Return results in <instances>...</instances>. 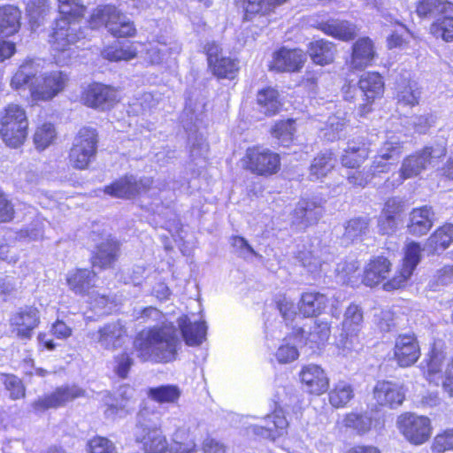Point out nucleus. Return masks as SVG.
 <instances>
[{"label":"nucleus","mask_w":453,"mask_h":453,"mask_svg":"<svg viewBox=\"0 0 453 453\" xmlns=\"http://www.w3.org/2000/svg\"><path fill=\"white\" fill-rule=\"evenodd\" d=\"M57 6L58 16L53 21L49 43L57 54L71 52L84 38L81 28L73 25L85 18L88 8L82 0H57ZM67 57L70 58V53Z\"/></svg>","instance_id":"nucleus-1"},{"label":"nucleus","mask_w":453,"mask_h":453,"mask_svg":"<svg viewBox=\"0 0 453 453\" xmlns=\"http://www.w3.org/2000/svg\"><path fill=\"white\" fill-rule=\"evenodd\" d=\"M180 345L178 331L172 323L142 331L134 341L137 357L156 363L175 360Z\"/></svg>","instance_id":"nucleus-2"},{"label":"nucleus","mask_w":453,"mask_h":453,"mask_svg":"<svg viewBox=\"0 0 453 453\" xmlns=\"http://www.w3.org/2000/svg\"><path fill=\"white\" fill-rule=\"evenodd\" d=\"M69 75L60 70L46 72L37 77L31 63L19 66L11 79L13 89L29 88L34 102L50 101L63 92L69 82Z\"/></svg>","instance_id":"nucleus-3"},{"label":"nucleus","mask_w":453,"mask_h":453,"mask_svg":"<svg viewBox=\"0 0 453 453\" xmlns=\"http://www.w3.org/2000/svg\"><path fill=\"white\" fill-rule=\"evenodd\" d=\"M87 22L93 30L105 27L115 39H130L138 35L134 21L114 4L98 5L92 11Z\"/></svg>","instance_id":"nucleus-4"},{"label":"nucleus","mask_w":453,"mask_h":453,"mask_svg":"<svg viewBox=\"0 0 453 453\" xmlns=\"http://www.w3.org/2000/svg\"><path fill=\"white\" fill-rule=\"evenodd\" d=\"M98 134L90 127L79 129L69 152V162L73 168L84 170L95 158L97 151Z\"/></svg>","instance_id":"nucleus-5"},{"label":"nucleus","mask_w":453,"mask_h":453,"mask_svg":"<svg viewBox=\"0 0 453 453\" xmlns=\"http://www.w3.org/2000/svg\"><path fill=\"white\" fill-rule=\"evenodd\" d=\"M207 66L211 73L218 80H235L240 73V59L236 57L223 55L222 47L216 42H209L203 46Z\"/></svg>","instance_id":"nucleus-6"},{"label":"nucleus","mask_w":453,"mask_h":453,"mask_svg":"<svg viewBox=\"0 0 453 453\" xmlns=\"http://www.w3.org/2000/svg\"><path fill=\"white\" fill-rule=\"evenodd\" d=\"M81 103L91 109L110 110L121 101L119 88L99 81L88 83L81 92Z\"/></svg>","instance_id":"nucleus-7"},{"label":"nucleus","mask_w":453,"mask_h":453,"mask_svg":"<svg viewBox=\"0 0 453 453\" xmlns=\"http://www.w3.org/2000/svg\"><path fill=\"white\" fill-rule=\"evenodd\" d=\"M446 140L442 138L437 142L435 147H425L423 150L406 157L402 163L400 175L403 180L418 176L426 170L437 158L446 155Z\"/></svg>","instance_id":"nucleus-8"},{"label":"nucleus","mask_w":453,"mask_h":453,"mask_svg":"<svg viewBox=\"0 0 453 453\" xmlns=\"http://www.w3.org/2000/svg\"><path fill=\"white\" fill-rule=\"evenodd\" d=\"M396 425L406 441L416 446L426 442L432 434L431 421L426 416L406 412L397 418Z\"/></svg>","instance_id":"nucleus-9"},{"label":"nucleus","mask_w":453,"mask_h":453,"mask_svg":"<svg viewBox=\"0 0 453 453\" xmlns=\"http://www.w3.org/2000/svg\"><path fill=\"white\" fill-rule=\"evenodd\" d=\"M306 61L307 55L302 49L280 46L273 52L267 67L276 73H295L303 70Z\"/></svg>","instance_id":"nucleus-10"},{"label":"nucleus","mask_w":453,"mask_h":453,"mask_svg":"<svg viewBox=\"0 0 453 453\" xmlns=\"http://www.w3.org/2000/svg\"><path fill=\"white\" fill-rule=\"evenodd\" d=\"M357 85L363 96L364 103L361 111L363 112L372 111L374 103L384 96V77L377 71L365 72L359 76Z\"/></svg>","instance_id":"nucleus-11"},{"label":"nucleus","mask_w":453,"mask_h":453,"mask_svg":"<svg viewBox=\"0 0 453 453\" xmlns=\"http://www.w3.org/2000/svg\"><path fill=\"white\" fill-rule=\"evenodd\" d=\"M90 337L101 349L114 351L124 345L127 338V329L120 320H115L100 326L90 334Z\"/></svg>","instance_id":"nucleus-12"},{"label":"nucleus","mask_w":453,"mask_h":453,"mask_svg":"<svg viewBox=\"0 0 453 453\" xmlns=\"http://www.w3.org/2000/svg\"><path fill=\"white\" fill-rule=\"evenodd\" d=\"M246 157L247 168L257 175L274 174L280 167V156L268 149L250 148L246 151Z\"/></svg>","instance_id":"nucleus-13"},{"label":"nucleus","mask_w":453,"mask_h":453,"mask_svg":"<svg viewBox=\"0 0 453 453\" xmlns=\"http://www.w3.org/2000/svg\"><path fill=\"white\" fill-rule=\"evenodd\" d=\"M0 126L2 140L8 147L19 148L24 143L28 127L26 115H3Z\"/></svg>","instance_id":"nucleus-14"},{"label":"nucleus","mask_w":453,"mask_h":453,"mask_svg":"<svg viewBox=\"0 0 453 453\" xmlns=\"http://www.w3.org/2000/svg\"><path fill=\"white\" fill-rule=\"evenodd\" d=\"M420 245L414 242L409 243L405 248L402 267L392 279L384 283L383 288L387 291H391L403 287L420 262Z\"/></svg>","instance_id":"nucleus-15"},{"label":"nucleus","mask_w":453,"mask_h":453,"mask_svg":"<svg viewBox=\"0 0 453 453\" xmlns=\"http://www.w3.org/2000/svg\"><path fill=\"white\" fill-rule=\"evenodd\" d=\"M377 58L373 41L368 36L359 37L351 46L349 65L352 71H362L372 66Z\"/></svg>","instance_id":"nucleus-16"},{"label":"nucleus","mask_w":453,"mask_h":453,"mask_svg":"<svg viewBox=\"0 0 453 453\" xmlns=\"http://www.w3.org/2000/svg\"><path fill=\"white\" fill-rule=\"evenodd\" d=\"M85 395V390L78 386H63L50 395L38 398L32 403L34 410L44 411L50 408H58L66 403Z\"/></svg>","instance_id":"nucleus-17"},{"label":"nucleus","mask_w":453,"mask_h":453,"mask_svg":"<svg viewBox=\"0 0 453 453\" xmlns=\"http://www.w3.org/2000/svg\"><path fill=\"white\" fill-rule=\"evenodd\" d=\"M324 209L320 199L300 200L292 213V224L299 229H305L316 224L323 215Z\"/></svg>","instance_id":"nucleus-18"},{"label":"nucleus","mask_w":453,"mask_h":453,"mask_svg":"<svg viewBox=\"0 0 453 453\" xmlns=\"http://www.w3.org/2000/svg\"><path fill=\"white\" fill-rule=\"evenodd\" d=\"M420 357V347L417 337L411 334H400L395 341L394 358L401 367L414 365Z\"/></svg>","instance_id":"nucleus-19"},{"label":"nucleus","mask_w":453,"mask_h":453,"mask_svg":"<svg viewBox=\"0 0 453 453\" xmlns=\"http://www.w3.org/2000/svg\"><path fill=\"white\" fill-rule=\"evenodd\" d=\"M152 183V180L149 177L137 180L134 176H126L111 185L105 187L104 191L112 196L132 198L136 195L148 191Z\"/></svg>","instance_id":"nucleus-20"},{"label":"nucleus","mask_w":453,"mask_h":453,"mask_svg":"<svg viewBox=\"0 0 453 453\" xmlns=\"http://www.w3.org/2000/svg\"><path fill=\"white\" fill-rule=\"evenodd\" d=\"M372 400L376 406L395 408L404 400L401 386L389 380H379L372 389Z\"/></svg>","instance_id":"nucleus-21"},{"label":"nucleus","mask_w":453,"mask_h":453,"mask_svg":"<svg viewBox=\"0 0 453 453\" xmlns=\"http://www.w3.org/2000/svg\"><path fill=\"white\" fill-rule=\"evenodd\" d=\"M12 331L22 340L32 337L35 328L40 323L39 311L34 307H26L16 312L10 320Z\"/></svg>","instance_id":"nucleus-22"},{"label":"nucleus","mask_w":453,"mask_h":453,"mask_svg":"<svg viewBox=\"0 0 453 453\" xmlns=\"http://www.w3.org/2000/svg\"><path fill=\"white\" fill-rule=\"evenodd\" d=\"M324 35L342 42H349L357 36V27L345 19H329L318 21L312 26Z\"/></svg>","instance_id":"nucleus-23"},{"label":"nucleus","mask_w":453,"mask_h":453,"mask_svg":"<svg viewBox=\"0 0 453 453\" xmlns=\"http://www.w3.org/2000/svg\"><path fill=\"white\" fill-rule=\"evenodd\" d=\"M289 0H234L243 12V19L251 21L256 17L269 16Z\"/></svg>","instance_id":"nucleus-24"},{"label":"nucleus","mask_w":453,"mask_h":453,"mask_svg":"<svg viewBox=\"0 0 453 453\" xmlns=\"http://www.w3.org/2000/svg\"><path fill=\"white\" fill-rule=\"evenodd\" d=\"M300 379L303 388L311 394L321 395L329 387V379L318 365L310 364L303 366L300 372Z\"/></svg>","instance_id":"nucleus-25"},{"label":"nucleus","mask_w":453,"mask_h":453,"mask_svg":"<svg viewBox=\"0 0 453 453\" xmlns=\"http://www.w3.org/2000/svg\"><path fill=\"white\" fill-rule=\"evenodd\" d=\"M265 425H253L249 427L250 432L263 438L275 440L288 426V421L282 410H276L273 414L267 415L264 420Z\"/></svg>","instance_id":"nucleus-26"},{"label":"nucleus","mask_w":453,"mask_h":453,"mask_svg":"<svg viewBox=\"0 0 453 453\" xmlns=\"http://www.w3.org/2000/svg\"><path fill=\"white\" fill-rule=\"evenodd\" d=\"M335 53V43L323 38L313 40L307 45V54L316 65H331L334 61Z\"/></svg>","instance_id":"nucleus-27"},{"label":"nucleus","mask_w":453,"mask_h":453,"mask_svg":"<svg viewBox=\"0 0 453 453\" xmlns=\"http://www.w3.org/2000/svg\"><path fill=\"white\" fill-rule=\"evenodd\" d=\"M298 259L310 273L316 274L326 271L332 255L325 247H315L311 250L299 251Z\"/></svg>","instance_id":"nucleus-28"},{"label":"nucleus","mask_w":453,"mask_h":453,"mask_svg":"<svg viewBox=\"0 0 453 453\" xmlns=\"http://www.w3.org/2000/svg\"><path fill=\"white\" fill-rule=\"evenodd\" d=\"M22 12L14 4L0 5V35L10 37L18 34L21 28Z\"/></svg>","instance_id":"nucleus-29"},{"label":"nucleus","mask_w":453,"mask_h":453,"mask_svg":"<svg viewBox=\"0 0 453 453\" xmlns=\"http://www.w3.org/2000/svg\"><path fill=\"white\" fill-rule=\"evenodd\" d=\"M401 152V144L398 141H387L380 149L377 157H375L369 168L371 176L389 172L391 164L387 161L394 155H400Z\"/></svg>","instance_id":"nucleus-30"},{"label":"nucleus","mask_w":453,"mask_h":453,"mask_svg":"<svg viewBox=\"0 0 453 453\" xmlns=\"http://www.w3.org/2000/svg\"><path fill=\"white\" fill-rule=\"evenodd\" d=\"M434 213L431 207L422 206L413 209L410 213L409 232L414 235H424L432 227Z\"/></svg>","instance_id":"nucleus-31"},{"label":"nucleus","mask_w":453,"mask_h":453,"mask_svg":"<svg viewBox=\"0 0 453 453\" xmlns=\"http://www.w3.org/2000/svg\"><path fill=\"white\" fill-rule=\"evenodd\" d=\"M137 44L143 45V42L130 41L119 45H107L102 50V57L110 62L133 60L138 57Z\"/></svg>","instance_id":"nucleus-32"},{"label":"nucleus","mask_w":453,"mask_h":453,"mask_svg":"<svg viewBox=\"0 0 453 453\" xmlns=\"http://www.w3.org/2000/svg\"><path fill=\"white\" fill-rule=\"evenodd\" d=\"M328 303L327 297L319 292H305L298 303L299 312L306 318L315 317L323 312Z\"/></svg>","instance_id":"nucleus-33"},{"label":"nucleus","mask_w":453,"mask_h":453,"mask_svg":"<svg viewBox=\"0 0 453 453\" xmlns=\"http://www.w3.org/2000/svg\"><path fill=\"white\" fill-rule=\"evenodd\" d=\"M391 263L383 257H378L372 260L365 267L363 282L369 287H373L385 280L390 271Z\"/></svg>","instance_id":"nucleus-34"},{"label":"nucleus","mask_w":453,"mask_h":453,"mask_svg":"<svg viewBox=\"0 0 453 453\" xmlns=\"http://www.w3.org/2000/svg\"><path fill=\"white\" fill-rule=\"evenodd\" d=\"M160 413L150 408L142 409L137 416V423L134 429V439H144V434L154 430H160Z\"/></svg>","instance_id":"nucleus-35"},{"label":"nucleus","mask_w":453,"mask_h":453,"mask_svg":"<svg viewBox=\"0 0 453 453\" xmlns=\"http://www.w3.org/2000/svg\"><path fill=\"white\" fill-rule=\"evenodd\" d=\"M178 326L188 346H198L205 338L206 326L203 322L191 323L187 316H182L178 319Z\"/></svg>","instance_id":"nucleus-36"},{"label":"nucleus","mask_w":453,"mask_h":453,"mask_svg":"<svg viewBox=\"0 0 453 453\" xmlns=\"http://www.w3.org/2000/svg\"><path fill=\"white\" fill-rule=\"evenodd\" d=\"M369 156V147L364 142H356L354 140L348 142L347 148L342 156V164L345 167L357 168Z\"/></svg>","instance_id":"nucleus-37"},{"label":"nucleus","mask_w":453,"mask_h":453,"mask_svg":"<svg viewBox=\"0 0 453 453\" xmlns=\"http://www.w3.org/2000/svg\"><path fill=\"white\" fill-rule=\"evenodd\" d=\"M119 245L113 239H106L99 245L92 257L94 266L106 268L112 265L118 256Z\"/></svg>","instance_id":"nucleus-38"},{"label":"nucleus","mask_w":453,"mask_h":453,"mask_svg":"<svg viewBox=\"0 0 453 453\" xmlns=\"http://www.w3.org/2000/svg\"><path fill=\"white\" fill-rule=\"evenodd\" d=\"M256 102L269 113H278L284 105L279 90L272 86H266L259 89L257 93Z\"/></svg>","instance_id":"nucleus-39"},{"label":"nucleus","mask_w":453,"mask_h":453,"mask_svg":"<svg viewBox=\"0 0 453 453\" xmlns=\"http://www.w3.org/2000/svg\"><path fill=\"white\" fill-rule=\"evenodd\" d=\"M95 273L88 269H80L71 273L67 276V284L72 291L79 295L89 293V289L94 287Z\"/></svg>","instance_id":"nucleus-40"},{"label":"nucleus","mask_w":453,"mask_h":453,"mask_svg":"<svg viewBox=\"0 0 453 453\" xmlns=\"http://www.w3.org/2000/svg\"><path fill=\"white\" fill-rule=\"evenodd\" d=\"M445 357L444 351L434 344L422 362L424 373L427 380H433L434 376L441 373Z\"/></svg>","instance_id":"nucleus-41"},{"label":"nucleus","mask_w":453,"mask_h":453,"mask_svg":"<svg viewBox=\"0 0 453 453\" xmlns=\"http://www.w3.org/2000/svg\"><path fill=\"white\" fill-rule=\"evenodd\" d=\"M25 11L29 25L32 27H38L50 13V0H29Z\"/></svg>","instance_id":"nucleus-42"},{"label":"nucleus","mask_w":453,"mask_h":453,"mask_svg":"<svg viewBox=\"0 0 453 453\" xmlns=\"http://www.w3.org/2000/svg\"><path fill=\"white\" fill-rule=\"evenodd\" d=\"M421 90L415 83L410 81L398 86L395 99L396 105L403 108H412L419 104Z\"/></svg>","instance_id":"nucleus-43"},{"label":"nucleus","mask_w":453,"mask_h":453,"mask_svg":"<svg viewBox=\"0 0 453 453\" xmlns=\"http://www.w3.org/2000/svg\"><path fill=\"white\" fill-rule=\"evenodd\" d=\"M172 441L170 453H196V444L190 437L188 427H178L172 434Z\"/></svg>","instance_id":"nucleus-44"},{"label":"nucleus","mask_w":453,"mask_h":453,"mask_svg":"<svg viewBox=\"0 0 453 453\" xmlns=\"http://www.w3.org/2000/svg\"><path fill=\"white\" fill-rule=\"evenodd\" d=\"M453 242V225L447 224L438 228L426 242L431 253H438L447 249Z\"/></svg>","instance_id":"nucleus-45"},{"label":"nucleus","mask_w":453,"mask_h":453,"mask_svg":"<svg viewBox=\"0 0 453 453\" xmlns=\"http://www.w3.org/2000/svg\"><path fill=\"white\" fill-rule=\"evenodd\" d=\"M144 439L135 440L142 444L144 453H165L168 449V442L160 430H154L144 434Z\"/></svg>","instance_id":"nucleus-46"},{"label":"nucleus","mask_w":453,"mask_h":453,"mask_svg":"<svg viewBox=\"0 0 453 453\" xmlns=\"http://www.w3.org/2000/svg\"><path fill=\"white\" fill-rule=\"evenodd\" d=\"M335 158L331 151H326L318 155L310 167V178L311 180L325 177L334 166Z\"/></svg>","instance_id":"nucleus-47"},{"label":"nucleus","mask_w":453,"mask_h":453,"mask_svg":"<svg viewBox=\"0 0 453 453\" xmlns=\"http://www.w3.org/2000/svg\"><path fill=\"white\" fill-rule=\"evenodd\" d=\"M57 130L52 123L46 122L37 127L34 134V143L38 150H44L57 139Z\"/></svg>","instance_id":"nucleus-48"},{"label":"nucleus","mask_w":453,"mask_h":453,"mask_svg":"<svg viewBox=\"0 0 453 453\" xmlns=\"http://www.w3.org/2000/svg\"><path fill=\"white\" fill-rule=\"evenodd\" d=\"M149 396L160 403H175L181 392L177 386L165 385L149 389Z\"/></svg>","instance_id":"nucleus-49"},{"label":"nucleus","mask_w":453,"mask_h":453,"mask_svg":"<svg viewBox=\"0 0 453 453\" xmlns=\"http://www.w3.org/2000/svg\"><path fill=\"white\" fill-rule=\"evenodd\" d=\"M353 397L352 387L344 381L338 382L329 392V402L335 408L344 407Z\"/></svg>","instance_id":"nucleus-50"},{"label":"nucleus","mask_w":453,"mask_h":453,"mask_svg":"<svg viewBox=\"0 0 453 453\" xmlns=\"http://www.w3.org/2000/svg\"><path fill=\"white\" fill-rule=\"evenodd\" d=\"M363 322V312L361 309L356 304H350L344 314V320L342 322V330L347 334H356Z\"/></svg>","instance_id":"nucleus-51"},{"label":"nucleus","mask_w":453,"mask_h":453,"mask_svg":"<svg viewBox=\"0 0 453 453\" xmlns=\"http://www.w3.org/2000/svg\"><path fill=\"white\" fill-rule=\"evenodd\" d=\"M296 131L295 120L288 119L277 122L272 128V135L284 147H288Z\"/></svg>","instance_id":"nucleus-52"},{"label":"nucleus","mask_w":453,"mask_h":453,"mask_svg":"<svg viewBox=\"0 0 453 453\" xmlns=\"http://www.w3.org/2000/svg\"><path fill=\"white\" fill-rule=\"evenodd\" d=\"M430 33L449 42L453 41V16H441L430 25Z\"/></svg>","instance_id":"nucleus-53"},{"label":"nucleus","mask_w":453,"mask_h":453,"mask_svg":"<svg viewBox=\"0 0 453 453\" xmlns=\"http://www.w3.org/2000/svg\"><path fill=\"white\" fill-rule=\"evenodd\" d=\"M344 425L352 428L359 434H366L372 425V418L368 413L351 412L346 415Z\"/></svg>","instance_id":"nucleus-54"},{"label":"nucleus","mask_w":453,"mask_h":453,"mask_svg":"<svg viewBox=\"0 0 453 453\" xmlns=\"http://www.w3.org/2000/svg\"><path fill=\"white\" fill-rule=\"evenodd\" d=\"M329 336L330 326L328 323L316 320L313 326L308 332L307 341L319 345L326 342Z\"/></svg>","instance_id":"nucleus-55"},{"label":"nucleus","mask_w":453,"mask_h":453,"mask_svg":"<svg viewBox=\"0 0 453 453\" xmlns=\"http://www.w3.org/2000/svg\"><path fill=\"white\" fill-rule=\"evenodd\" d=\"M345 125V119L343 117L330 115L324 128V136L329 141L340 139V133L343 130Z\"/></svg>","instance_id":"nucleus-56"},{"label":"nucleus","mask_w":453,"mask_h":453,"mask_svg":"<svg viewBox=\"0 0 453 453\" xmlns=\"http://www.w3.org/2000/svg\"><path fill=\"white\" fill-rule=\"evenodd\" d=\"M369 220L366 218H356L350 219L345 226V236L354 240L368 231Z\"/></svg>","instance_id":"nucleus-57"},{"label":"nucleus","mask_w":453,"mask_h":453,"mask_svg":"<svg viewBox=\"0 0 453 453\" xmlns=\"http://www.w3.org/2000/svg\"><path fill=\"white\" fill-rule=\"evenodd\" d=\"M432 449L436 453L453 449V429H447L438 434L434 439Z\"/></svg>","instance_id":"nucleus-58"},{"label":"nucleus","mask_w":453,"mask_h":453,"mask_svg":"<svg viewBox=\"0 0 453 453\" xmlns=\"http://www.w3.org/2000/svg\"><path fill=\"white\" fill-rule=\"evenodd\" d=\"M443 4L444 3L441 0H418L416 3L415 12L419 18L424 19L441 9Z\"/></svg>","instance_id":"nucleus-59"},{"label":"nucleus","mask_w":453,"mask_h":453,"mask_svg":"<svg viewBox=\"0 0 453 453\" xmlns=\"http://www.w3.org/2000/svg\"><path fill=\"white\" fill-rule=\"evenodd\" d=\"M114 362H115V366H114L115 373L122 379L127 378L129 369L134 365V359L131 357V355L127 352H122V353L115 356Z\"/></svg>","instance_id":"nucleus-60"},{"label":"nucleus","mask_w":453,"mask_h":453,"mask_svg":"<svg viewBox=\"0 0 453 453\" xmlns=\"http://www.w3.org/2000/svg\"><path fill=\"white\" fill-rule=\"evenodd\" d=\"M4 383L6 389L10 391L12 399L16 400L25 396V387L18 377L14 375H5Z\"/></svg>","instance_id":"nucleus-61"},{"label":"nucleus","mask_w":453,"mask_h":453,"mask_svg":"<svg viewBox=\"0 0 453 453\" xmlns=\"http://www.w3.org/2000/svg\"><path fill=\"white\" fill-rule=\"evenodd\" d=\"M89 453H117L112 441L105 437H95L88 442Z\"/></svg>","instance_id":"nucleus-62"},{"label":"nucleus","mask_w":453,"mask_h":453,"mask_svg":"<svg viewBox=\"0 0 453 453\" xmlns=\"http://www.w3.org/2000/svg\"><path fill=\"white\" fill-rule=\"evenodd\" d=\"M298 356L296 347L288 343L280 345L276 352V358L281 364L293 362Z\"/></svg>","instance_id":"nucleus-63"},{"label":"nucleus","mask_w":453,"mask_h":453,"mask_svg":"<svg viewBox=\"0 0 453 453\" xmlns=\"http://www.w3.org/2000/svg\"><path fill=\"white\" fill-rule=\"evenodd\" d=\"M375 318L376 325L382 332H388L395 326L394 316L390 311H380Z\"/></svg>","instance_id":"nucleus-64"}]
</instances>
